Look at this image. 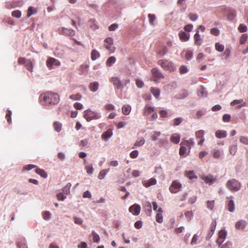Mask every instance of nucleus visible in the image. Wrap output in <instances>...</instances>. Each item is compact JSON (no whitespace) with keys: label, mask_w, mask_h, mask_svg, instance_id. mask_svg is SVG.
Returning a JSON list of instances; mask_svg holds the SVG:
<instances>
[{"label":"nucleus","mask_w":248,"mask_h":248,"mask_svg":"<svg viewBox=\"0 0 248 248\" xmlns=\"http://www.w3.org/2000/svg\"><path fill=\"white\" fill-rule=\"evenodd\" d=\"M226 187L230 191L235 192L239 190L241 187V183L237 180L232 179L228 180L226 184Z\"/></svg>","instance_id":"nucleus-1"},{"label":"nucleus","mask_w":248,"mask_h":248,"mask_svg":"<svg viewBox=\"0 0 248 248\" xmlns=\"http://www.w3.org/2000/svg\"><path fill=\"white\" fill-rule=\"evenodd\" d=\"M60 100V96L58 93L47 92V105H56L59 103Z\"/></svg>","instance_id":"nucleus-2"},{"label":"nucleus","mask_w":248,"mask_h":248,"mask_svg":"<svg viewBox=\"0 0 248 248\" xmlns=\"http://www.w3.org/2000/svg\"><path fill=\"white\" fill-rule=\"evenodd\" d=\"M101 115L100 113L87 109L84 111V117L87 122H90L93 120H96L100 118Z\"/></svg>","instance_id":"nucleus-3"},{"label":"nucleus","mask_w":248,"mask_h":248,"mask_svg":"<svg viewBox=\"0 0 248 248\" xmlns=\"http://www.w3.org/2000/svg\"><path fill=\"white\" fill-rule=\"evenodd\" d=\"M157 64L165 70L173 71L176 69L173 63L169 60H159L157 62Z\"/></svg>","instance_id":"nucleus-4"},{"label":"nucleus","mask_w":248,"mask_h":248,"mask_svg":"<svg viewBox=\"0 0 248 248\" xmlns=\"http://www.w3.org/2000/svg\"><path fill=\"white\" fill-rule=\"evenodd\" d=\"M227 236V232L224 229H221L219 231L218 234V237L216 240V243L220 247L221 244L224 242Z\"/></svg>","instance_id":"nucleus-5"},{"label":"nucleus","mask_w":248,"mask_h":248,"mask_svg":"<svg viewBox=\"0 0 248 248\" xmlns=\"http://www.w3.org/2000/svg\"><path fill=\"white\" fill-rule=\"evenodd\" d=\"M182 184L177 180L173 181L170 188V191L173 193H176L181 190Z\"/></svg>","instance_id":"nucleus-6"},{"label":"nucleus","mask_w":248,"mask_h":248,"mask_svg":"<svg viewBox=\"0 0 248 248\" xmlns=\"http://www.w3.org/2000/svg\"><path fill=\"white\" fill-rule=\"evenodd\" d=\"M58 31L61 34L70 36H73L75 34V31L74 30L64 27L59 28Z\"/></svg>","instance_id":"nucleus-7"},{"label":"nucleus","mask_w":248,"mask_h":248,"mask_svg":"<svg viewBox=\"0 0 248 248\" xmlns=\"http://www.w3.org/2000/svg\"><path fill=\"white\" fill-rule=\"evenodd\" d=\"M60 62L53 58H49L47 59V68L49 69L55 68L56 67H58L60 65Z\"/></svg>","instance_id":"nucleus-8"},{"label":"nucleus","mask_w":248,"mask_h":248,"mask_svg":"<svg viewBox=\"0 0 248 248\" xmlns=\"http://www.w3.org/2000/svg\"><path fill=\"white\" fill-rule=\"evenodd\" d=\"M202 180L204 181V182L208 184L209 185H211L215 183L216 182L217 179L214 178V176L211 174L206 175V176H202Z\"/></svg>","instance_id":"nucleus-9"},{"label":"nucleus","mask_w":248,"mask_h":248,"mask_svg":"<svg viewBox=\"0 0 248 248\" xmlns=\"http://www.w3.org/2000/svg\"><path fill=\"white\" fill-rule=\"evenodd\" d=\"M140 206L139 204H134L129 208V211L133 215L138 216L140 213Z\"/></svg>","instance_id":"nucleus-10"},{"label":"nucleus","mask_w":248,"mask_h":248,"mask_svg":"<svg viewBox=\"0 0 248 248\" xmlns=\"http://www.w3.org/2000/svg\"><path fill=\"white\" fill-rule=\"evenodd\" d=\"M153 76L155 78L161 79L164 78L162 72L157 68H154L151 70Z\"/></svg>","instance_id":"nucleus-11"},{"label":"nucleus","mask_w":248,"mask_h":248,"mask_svg":"<svg viewBox=\"0 0 248 248\" xmlns=\"http://www.w3.org/2000/svg\"><path fill=\"white\" fill-rule=\"evenodd\" d=\"M194 44L197 46H201L202 43V39L199 34V29H196V33L194 35Z\"/></svg>","instance_id":"nucleus-12"},{"label":"nucleus","mask_w":248,"mask_h":248,"mask_svg":"<svg viewBox=\"0 0 248 248\" xmlns=\"http://www.w3.org/2000/svg\"><path fill=\"white\" fill-rule=\"evenodd\" d=\"M111 82L117 89H121L123 87L122 81L119 78L113 77L111 78Z\"/></svg>","instance_id":"nucleus-13"},{"label":"nucleus","mask_w":248,"mask_h":248,"mask_svg":"<svg viewBox=\"0 0 248 248\" xmlns=\"http://www.w3.org/2000/svg\"><path fill=\"white\" fill-rule=\"evenodd\" d=\"M177 83L175 81H173L167 86H164L165 90L171 92L177 88Z\"/></svg>","instance_id":"nucleus-14"},{"label":"nucleus","mask_w":248,"mask_h":248,"mask_svg":"<svg viewBox=\"0 0 248 248\" xmlns=\"http://www.w3.org/2000/svg\"><path fill=\"white\" fill-rule=\"evenodd\" d=\"M198 95L200 97H206L207 96V92L206 89L203 86H201L198 90Z\"/></svg>","instance_id":"nucleus-15"},{"label":"nucleus","mask_w":248,"mask_h":248,"mask_svg":"<svg viewBox=\"0 0 248 248\" xmlns=\"http://www.w3.org/2000/svg\"><path fill=\"white\" fill-rule=\"evenodd\" d=\"M163 209L161 208H159L157 210V213L155 216L156 221L159 223H161L163 221Z\"/></svg>","instance_id":"nucleus-16"},{"label":"nucleus","mask_w":248,"mask_h":248,"mask_svg":"<svg viewBox=\"0 0 248 248\" xmlns=\"http://www.w3.org/2000/svg\"><path fill=\"white\" fill-rule=\"evenodd\" d=\"M215 136L218 139H221L226 138L227 136V133L226 131L218 130L216 132Z\"/></svg>","instance_id":"nucleus-17"},{"label":"nucleus","mask_w":248,"mask_h":248,"mask_svg":"<svg viewBox=\"0 0 248 248\" xmlns=\"http://www.w3.org/2000/svg\"><path fill=\"white\" fill-rule=\"evenodd\" d=\"M154 111V107L149 105H146L144 109V115L148 116Z\"/></svg>","instance_id":"nucleus-18"},{"label":"nucleus","mask_w":248,"mask_h":248,"mask_svg":"<svg viewBox=\"0 0 248 248\" xmlns=\"http://www.w3.org/2000/svg\"><path fill=\"white\" fill-rule=\"evenodd\" d=\"M179 37L182 41H187L189 40L190 37V34L186 33L184 31H182L179 33Z\"/></svg>","instance_id":"nucleus-19"},{"label":"nucleus","mask_w":248,"mask_h":248,"mask_svg":"<svg viewBox=\"0 0 248 248\" xmlns=\"http://www.w3.org/2000/svg\"><path fill=\"white\" fill-rule=\"evenodd\" d=\"M170 139L174 143H178L180 140V135L178 133L173 134L171 136Z\"/></svg>","instance_id":"nucleus-20"},{"label":"nucleus","mask_w":248,"mask_h":248,"mask_svg":"<svg viewBox=\"0 0 248 248\" xmlns=\"http://www.w3.org/2000/svg\"><path fill=\"white\" fill-rule=\"evenodd\" d=\"M99 87V83L97 81H94L90 83L89 85L90 90L93 92H96Z\"/></svg>","instance_id":"nucleus-21"},{"label":"nucleus","mask_w":248,"mask_h":248,"mask_svg":"<svg viewBox=\"0 0 248 248\" xmlns=\"http://www.w3.org/2000/svg\"><path fill=\"white\" fill-rule=\"evenodd\" d=\"M236 16V11L233 9H229L228 11V19L230 21H232L235 18Z\"/></svg>","instance_id":"nucleus-22"},{"label":"nucleus","mask_w":248,"mask_h":248,"mask_svg":"<svg viewBox=\"0 0 248 248\" xmlns=\"http://www.w3.org/2000/svg\"><path fill=\"white\" fill-rule=\"evenodd\" d=\"M46 93H42L39 98V101L40 103L43 106H46Z\"/></svg>","instance_id":"nucleus-23"},{"label":"nucleus","mask_w":248,"mask_h":248,"mask_svg":"<svg viewBox=\"0 0 248 248\" xmlns=\"http://www.w3.org/2000/svg\"><path fill=\"white\" fill-rule=\"evenodd\" d=\"M113 135V133L111 129H108L107 131L103 133L101 136L102 138L105 140L110 138Z\"/></svg>","instance_id":"nucleus-24"},{"label":"nucleus","mask_w":248,"mask_h":248,"mask_svg":"<svg viewBox=\"0 0 248 248\" xmlns=\"http://www.w3.org/2000/svg\"><path fill=\"white\" fill-rule=\"evenodd\" d=\"M185 175L190 180H192L194 178H197V176L195 174L193 170L186 171L185 172Z\"/></svg>","instance_id":"nucleus-25"},{"label":"nucleus","mask_w":248,"mask_h":248,"mask_svg":"<svg viewBox=\"0 0 248 248\" xmlns=\"http://www.w3.org/2000/svg\"><path fill=\"white\" fill-rule=\"evenodd\" d=\"M145 143V139L142 138H138L136 141L134 147L133 148H135V147H140L142 146Z\"/></svg>","instance_id":"nucleus-26"},{"label":"nucleus","mask_w":248,"mask_h":248,"mask_svg":"<svg viewBox=\"0 0 248 248\" xmlns=\"http://www.w3.org/2000/svg\"><path fill=\"white\" fill-rule=\"evenodd\" d=\"M150 92L156 98H158L159 97L160 91L159 89L152 87L150 89Z\"/></svg>","instance_id":"nucleus-27"},{"label":"nucleus","mask_w":248,"mask_h":248,"mask_svg":"<svg viewBox=\"0 0 248 248\" xmlns=\"http://www.w3.org/2000/svg\"><path fill=\"white\" fill-rule=\"evenodd\" d=\"M109 170H110L109 169L101 170L99 173V174L98 176V179L100 180L103 179L105 177V176L107 174V173L109 171Z\"/></svg>","instance_id":"nucleus-28"},{"label":"nucleus","mask_w":248,"mask_h":248,"mask_svg":"<svg viewBox=\"0 0 248 248\" xmlns=\"http://www.w3.org/2000/svg\"><path fill=\"white\" fill-rule=\"evenodd\" d=\"M156 184V180L154 178H150L148 181L145 182L143 185L146 187H148L151 186L155 185Z\"/></svg>","instance_id":"nucleus-29"},{"label":"nucleus","mask_w":248,"mask_h":248,"mask_svg":"<svg viewBox=\"0 0 248 248\" xmlns=\"http://www.w3.org/2000/svg\"><path fill=\"white\" fill-rule=\"evenodd\" d=\"M213 156L215 158L219 159L222 155V152L217 149H215L212 151Z\"/></svg>","instance_id":"nucleus-30"},{"label":"nucleus","mask_w":248,"mask_h":248,"mask_svg":"<svg viewBox=\"0 0 248 248\" xmlns=\"http://www.w3.org/2000/svg\"><path fill=\"white\" fill-rule=\"evenodd\" d=\"M131 110V107L130 105H124L122 108V111L124 114L128 115L130 113Z\"/></svg>","instance_id":"nucleus-31"},{"label":"nucleus","mask_w":248,"mask_h":248,"mask_svg":"<svg viewBox=\"0 0 248 248\" xmlns=\"http://www.w3.org/2000/svg\"><path fill=\"white\" fill-rule=\"evenodd\" d=\"M245 226L246 222L243 220H239L235 223V228L237 229H243L245 228Z\"/></svg>","instance_id":"nucleus-32"},{"label":"nucleus","mask_w":248,"mask_h":248,"mask_svg":"<svg viewBox=\"0 0 248 248\" xmlns=\"http://www.w3.org/2000/svg\"><path fill=\"white\" fill-rule=\"evenodd\" d=\"M168 51L167 47L163 46L158 51V55L160 57H162L167 53Z\"/></svg>","instance_id":"nucleus-33"},{"label":"nucleus","mask_w":248,"mask_h":248,"mask_svg":"<svg viewBox=\"0 0 248 248\" xmlns=\"http://www.w3.org/2000/svg\"><path fill=\"white\" fill-rule=\"evenodd\" d=\"M53 127L57 132H60L62 130V124L59 122H55L53 123Z\"/></svg>","instance_id":"nucleus-34"},{"label":"nucleus","mask_w":248,"mask_h":248,"mask_svg":"<svg viewBox=\"0 0 248 248\" xmlns=\"http://www.w3.org/2000/svg\"><path fill=\"white\" fill-rule=\"evenodd\" d=\"M99 52L95 49L92 51L91 53V59L93 61H95L100 57Z\"/></svg>","instance_id":"nucleus-35"},{"label":"nucleus","mask_w":248,"mask_h":248,"mask_svg":"<svg viewBox=\"0 0 248 248\" xmlns=\"http://www.w3.org/2000/svg\"><path fill=\"white\" fill-rule=\"evenodd\" d=\"M72 185L71 183H68L62 189V193L65 195H68L70 193V188Z\"/></svg>","instance_id":"nucleus-36"},{"label":"nucleus","mask_w":248,"mask_h":248,"mask_svg":"<svg viewBox=\"0 0 248 248\" xmlns=\"http://www.w3.org/2000/svg\"><path fill=\"white\" fill-rule=\"evenodd\" d=\"M186 146H187L186 144H183L182 141L181 143V146L179 150V154L181 155H184L186 151Z\"/></svg>","instance_id":"nucleus-37"},{"label":"nucleus","mask_w":248,"mask_h":248,"mask_svg":"<svg viewBox=\"0 0 248 248\" xmlns=\"http://www.w3.org/2000/svg\"><path fill=\"white\" fill-rule=\"evenodd\" d=\"M27 70L32 72L33 69V64L30 60H27L26 63L24 64Z\"/></svg>","instance_id":"nucleus-38"},{"label":"nucleus","mask_w":248,"mask_h":248,"mask_svg":"<svg viewBox=\"0 0 248 248\" xmlns=\"http://www.w3.org/2000/svg\"><path fill=\"white\" fill-rule=\"evenodd\" d=\"M228 210L231 212L234 211V202L233 200H230L228 203Z\"/></svg>","instance_id":"nucleus-39"},{"label":"nucleus","mask_w":248,"mask_h":248,"mask_svg":"<svg viewBox=\"0 0 248 248\" xmlns=\"http://www.w3.org/2000/svg\"><path fill=\"white\" fill-rule=\"evenodd\" d=\"M116 62V58L115 57L112 56L109 57L107 61L106 64L107 66H111Z\"/></svg>","instance_id":"nucleus-40"},{"label":"nucleus","mask_w":248,"mask_h":248,"mask_svg":"<svg viewBox=\"0 0 248 248\" xmlns=\"http://www.w3.org/2000/svg\"><path fill=\"white\" fill-rule=\"evenodd\" d=\"M188 93L185 90H183L181 91L180 93L179 94L178 98L181 99H184L186 97L188 96Z\"/></svg>","instance_id":"nucleus-41"},{"label":"nucleus","mask_w":248,"mask_h":248,"mask_svg":"<svg viewBox=\"0 0 248 248\" xmlns=\"http://www.w3.org/2000/svg\"><path fill=\"white\" fill-rule=\"evenodd\" d=\"M36 12V10L35 8H34L32 6H30L28 8V10L27 11V16L28 17L31 16L33 14L35 13Z\"/></svg>","instance_id":"nucleus-42"},{"label":"nucleus","mask_w":248,"mask_h":248,"mask_svg":"<svg viewBox=\"0 0 248 248\" xmlns=\"http://www.w3.org/2000/svg\"><path fill=\"white\" fill-rule=\"evenodd\" d=\"M92 233L93 235V241L94 243H99L100 242V240L99 235L97 233H96L94 231H93Z\"/></svg>","instance_id":"nucleus-43"},{"label":"nucleus","mask_w":248,"mask_h":248,"mask_svg":"<svg viewBox=\"0 0 248 248\" xmlns=\"http://www.w3.org/2000/svg\"><path fill=\"white\" fill-rule=\"evenodd\" d=\"M230 154L232 155H234L236 152H237V146L235 144H233V145H232L230 146Z\"/></svg>","instance_id":"nucleus-44"},{"label":"nucleus","mask_w":248,"mask_h":248,"mask_svg":"<svg viewBox=\"0 0 248 248\" xmlns=\"http://www.w3.org/2000/svg\"><path fill=\"white\" fill-rule=\"evenodd\" d=\"M183 144H186L187 147L191 148V145H193L194 144V142L192 139H189V140H184L182 141Z\"/></svg>","instance_id":"nucleus-45"},{"label":"nucleus","mask_w":248,"mask_h":248,"mask_svg":"<svg viewBox=\"0 0 248 248\" xmlns=\"http://www.w3.org/2000/svg\"><path fill=\"white\" fill-rule=\"evenodd\" d=\"M89 24H90V26L91 28L93 30H96V29L98 28V27L95 24V21L94 20V19H92L89 20Z\"/></svg>","instance_id":"nucleus-46"},{"label":"nucleus","mask_w":248,"mask_h":248,"mask_svg":"<svg viewBox=\"0 0 248 248\" xmlns=\"http://www.w3.org/2000/svg\"><path fill=\"white\" fill-rule=\"evenodd\" d=\"M69 98L73 100H80L82 96L79 93H77V94H73L70 96Z\"/></svg>","instance_id":"nucleus-47"},{"label":"nucleus","mask_w":248,"mask_h":248,"mask_svg":"<svg viewBox=\"0 0 248 248\" xmlns=\"http://www.w3.org/2000/svg\"><path fill=\"white\" fill-rule=\"evenodd\" d=\"M11 115L12 111L10 110H8L6 114L5 118L9 124L12 123Z\"/></svg>","instance_id":"nucleus-48"},{"label":"nucleus","mask_w":248,"mask_h":248,"mask_svg":"<svg viewBox=\"0 0 248 248\" xmlns=\"http://www.w3.org/2000/svg\"><path fill=\"white\" fill-rule=\"evenodd\" d=\"M216 49L219 52H222L224 50V46L223 45L219 44V43H216L215 45Z\"/></svg>","instance_id":"nucleus-49"},{"label":"nucleus","mask_w":248,"mask_h":248,"mask_svg":"<svg viewBox=\"0 0 248 248\" xmlns=\"http://www.w3.org/2000/svg\"><path fill=\"white\" fill-rule=\"evenodd\" d=\"M183 122V118L181 117H178L174 119L173 120V125L174 126H178L181 123Z\"/></svg>","instance_id":"nucleus-50"},{"label":"nucleus","mask_w":248,"mask_h":248,"mask_svg":"<svg viewBox=\"0 0 248 248\" xmlns=\"http://www.w3.org/2000/svg\"><path fill=\"white\" fill-rule=\"evenodd\" d=\"M215 205V201H208L207 202V207L209 209L212 210L213 209Z\"/></svg>","instance_id":"nucleus-51"},{"label":"nucleus","mask_w":248,"mask_h":248,"mask_svg":"<svg viewBox=\"0 0 248 248\" xmlns=\"http://www.w3.org/2000/svg\"><path fill=\"white\" fill-rule=\"evenodd\" d=\"M161 135L160 132H154L152 136V140L154 141H156L158 139V137Z\"/></svg>","instance_id":"nucleus-52"},{"label":"nucleus","mask_w":248,"mask_h":248,"mask_svg":"<svg viewBox=\"0 0 248 248\" xmlns=\"http://www.w3.org/2000/svg\"><path fill=\"white\" fill-rule=\"evenodd\" d=\"M204 131L202 130L198 131L195 133L196 137L199 139L204 138Z\"/></svg>","instance_id":"nucleus-53"},{"label":"nucleus","mask_w":248,"mask_h":248,"mask_svg":"<svg viewBox=\"0 0 248 248\" xmlns=\"http://www.w3.org/2000/svg\"><path fill=\"white\" fill-rule=\"evenodd\" d=\"M35 172L43 177L45 178L46 177V172L43 170L37 169L35 170Z\"/></svg>","instance_id":"nucleus-54"},{"label":"nucleus","mask_w":248,"mask_h":248,"mask_svg":"<svg viewBox=\"0 0 248 248\" xmlns=\"http://www.w3.org/2000/svg\"><path fill=\"white\" fill-rule=\"evenodd\" d=\"M217 226V222L215 220H214L211 223L210 227V232H214Z\"/></svg>","instance_id":"nucleus-55"},{"label":"nucleus","mask_w":248,"mask_h":248,"mask_svg":"<svg viewBox=\"0 0 248 248\" xmlns=\"http://www.w3.org/2000/svg\"><path fill=\"white\" fill-rule=\"evenodd\" d=\"M148 18H149V19L150 23L152 25H154V22L155 20V15L149 14L148 15Z\"/></svg>","instance_id":"nucleus-56"},{"label":"nucleus","mask_w":248,"mask_h":248,"mask_svg":"<svg viewBox=\"0 0 248 248\" xmlns=\"http://www.w3.org/2000/svg\"><path fill=\"white\" fill-rule=\"evenodd\" d=\"M12 16L16 18H19L21 16V13L19 10H15L12 12Z\"/></svg>","instance_id":"nucleus-57"},{"label":"nucleus","mask_w":248,"mask_h":248,"mask_svg":"<svg viewBox=\"0 0 248 248\" xmlns=\"http://www.w3.org/2000/svg\"><path fill=\"white\" fill-rule=\"evenodd\" d=\"M193 52L191 51H187L186 53L185 57L187 61L190 60L193 57Z\"/></svg>","instance_id":"nucleus-58"},{"label":"nucleus","mask_w":248,"mask_h":248,"mask_svg":"<svg viewBox=\"0 0 248 248\" xmlns=\"http://www.w3.org/2000/svg\"><path fill=\"white\" fill-rule=\"evenodd\" d=\"M85 169L86 170L87 173L90 175L93 174L94 170L93 167L90 165L86 166Z\"/></svg>","instance_id":"nucleus-59"},{"label":"nucleus","mask_w":248,"mask_h":248,"mask_svg":"<svg viewBox=\"0 0 248 248\" xmlns=\"http://www.w3.org/2000/svg\"><path fill=\"white\" fill-rule=\"evenodd\" d=\"M238 30L241 32H245L247 31V27L244 24H240L238 27Z\"/></svg>","instance_id":"nucleus-60"},{"label":"nucleus","mask_w":248,"mask_h":248,"mask_svg":"<svg viewBox=\"0 0 248 248\" xmlns=\"http://www.w3.org/2000/svg\"><path fill=\"white\" fill-rule=\"evenodd\" d=\"M180 73L181 74H184L186 73L188 70L186 66L182 65L179 68Z\"/></svg>","instance_id":"nucleus-61"},{"label":"nucleus","mask_w":248,"mask_h":248,"mask_svg":"<svg viewBox=\"0 0 248 248\" xmlns=\"http://www.w3.org/2000/svg\"><path fill=\"white\" fill-rule=\"evenodd\" d=\"M188 17L191 21H195L198 19V16L196 14L191 13L189 14Z\"/></svg>","instance_id":"nucleus-62"},{"label":"nucleus","mask_w":248,"mask_h":248,"mask_svg":"<svg viewBox=\"0 0 248 248\" xmlns=\"http://www.w3.org/2000/svg\"><path fill=\"white\" fill-rule=\"evenodd\" d=\"M57 198L59 201H64L66 198V196L63 193H59L57 195Z\"/></svg>","instance_id":"nucleus-63"},{"label":"nucleus","mask_w":248,"mask_h":248,"mask_svg":"<svg viewBox=\"0 0 248 248\" xmlns=\"http://www.w3.org/2000/svg\"><path fill=\"white\" fill-rule=\"evenodd\" d=\"M232 244L230 241H227L225 244L219 247V248H232Z\"/></svg>","instance_id":"nucleus-64"}]
</instances>
